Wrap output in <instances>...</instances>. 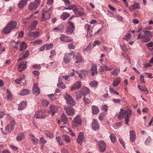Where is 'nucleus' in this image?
Instances as JSON below:
<instances>
[{
	"mask_svg": "<svg viewBox=\"0 0 153 153\" xmlns=\"http://www.w3.org/2000/svg\"><path fill=\"white\" fill-rule=\"evenodd\" d=\"M61 120L64 124H67L68 123V119L65 115L64 114H63L61 116Z\"/></svg>",
	"mask_w": 153,
	"mask_h": 153,
	"instance_id": "obj_34",
	"label": "nucleus"
},
{
	"mask_svg": "<svg viewBox=\"0 0 153 153\" xmlns=\"http://www.w3.org/2000/svg\"><path fill=\"white\" fill-rule=\"evenodd\" d=\"M59 38L61 41L65 42H70L72 41V39L70 37L65 35H61Z\"/></svg>",
	"mask_w": 153,
	"mask_h": 153,
	"instance_id": "obj_11",
	"label": "nucleus"
},
{
	"mask_svg": "<svg viewBox=\"0 0 153 153\" xmlns=\"http://www.w3.org/2000/svg\"><path fill=\"white\" fill-rule=\"evenodd\" d=\"M45 133L46 136L49 137L50 138H52L53 137V134L48 131H45Z\"/></svg>",
	"mask_w": 153,
	"mask_h": 153,
	"instance_id": "obj_48",
	"label": "nucleus"
},
{
	"mask_svg": "<svg viewBox=\"0 0 153 153\" xmlns=\"http://www.w3.org/2000/svg\"><path fill=\"white\" fill-rule=\"evenodd\" d=\"M65 109L68 115L71 116L74 114V110L72 108L69 107H65Z\"/></svg>",
	"mask_w": 153,
	"mask_h": 153,
	"instance_id": "obj_13",
	"label": "nucleus"
},
{
	"mask_svg": "<svg viewBox=\"0 0 153 153\" xmlns=\"http://www.w3.org/2000/svg\"><path fill=\"white\" fill-rule=\"evenodd\" d=\"M145 35L150 37H151L152 36V33L149 31H145L144 32Z\"/></svg>",
	"mask_w": 153,
	"mask_h": 153,
	"instance_id": "obj_55",
	"label": "nucleus"
},
{
	"mask_svg": "<svg viewBox=\"0 0 153 153\" xmlns=\"http://www.w3.org/2000/svg\"><path fill=\"white\" fill-rule=\"evenodd\" d=\"M45 112L46 111H45L44 110L42 111H38L34 116V117L36 119L44 118L47 116Z\"/></svg>",
	"mask_w": 153,
	"mask_h": 153,
	"instance_id": "obj_9",
	"label": "nucleus"
},
{
	"mask_svg": "<svg viewBox=\"0 0 153 153\" xmlns=\"http://www.w3.org/2000/svg\"><path fill=\"white\" fill-rule=\"evenodd\" d=\"M85 28L87 29V35L92 36V34H91L92 32V29L91 27V25H87L85 27Z\"/></svg>",
	"mask_w": 153,
	"mask_h": 153,
	"instance_id": "obj_27",
	"label": "nucleus"
},
{
	"mask_svg": "<svg viewBox=\"0 0 153 153\" xmlns=\"http://www.w3.org/2000/svg\"><path fill=\"white\" fill-rule=\"evenodd\" d=\"M110 138L112 142H115L116 140L115 136L114 134H110Z\"/></svg>",
	"mask_w": 153,
	"mask_h": 153,
	"instance_id": "obj_51",
	"label": "nucleus"
},
{
	"mask_svg": "<svg viewBox=\"0 0 153 153\" xmlns=\"http://www.w3.org/2000/svg\"><path fill=\"white\" fill-rule=\"evenodd\" d=\"M130 140L131 142L134 141L136 139V134L133 131H130Z\"/></svg>",
	"mask_w": 153,
	"mask_h": 153,
	"instance_id": "obj_22",
	"label": "nucleus"
},
{
	"mask_svg": "<svg viewBox=\"0 0 153 153\" xmlns=\"http://www.w3.org/2000/svg\"><path fill=\"white\" fill-rule=\"evenodd\" d=\"M64 29V27L62 25H60L58 27H56L53 28V30H58L60 31H62L63 29Z\"/></svg>",
	"mask_w": 153,
	"mask_h": 153,
	"instance_id": "obj_53",
	"label": "nucleus"
},
{
	"mask_svg": "<svg viewBox=\"0 0 153 153\" xmlns=\"http://www.w3.org/2000/svg\"><path fill=\"white\" fill-rule=\"evenodd\" d=\"M30 140L34 144H37L38 143V139L34 137L32 134L30 135Z\"/></svg>",
	"mask_w": 153,
	"mask_h": 153,
	"instance_id": "obj_36",
	"label": "nucleus"
},
{
	"mask_svg": "<svg viewBox=\"0 0 153 153\" xmlns=\"http://www.w3.org/2000/svg\"><path fill=\"white\" fill-rule=\"evenodd\" d=\"M91 70L92 71L91 73V75L93 76L95 74H97V66L95 65H93L91 69Z\"/></svg>",
	"mask_w": 153,
	"mask_h": 153,
	"instance_id": "obj_25",
	"label": "nucleus"
},
{
	"mask_svg": "<svg viewBox=\"0 0 153 153\" xmlns=\"http://www.w3.org/2000/svg\"><path fill=\"white\" fill-rule=\"evenodd\" d=\"M56 140L58 142L59 145L62 146L63 145V143L62 141L61 140L59 137H56Z\"/></svg>",
	"mask_w": 153,
	"mask_h": 153,
	"instance_id": "obj_60",
	"label": "nucleus"
},
{
	"mask_svg": "<svg viewBox=\"0 0 153 153\" xmlns=\"http://www.w3.org/2000/svg\"><path fill=\"white\" fill-rule=\"evenodd\" d=\"M92 110L93 114H97L99 111V110L98 107L95 105L92 106Z\"/></svg>",
	"mask_w": 153,
	"mask_h": 153,
	"instance_id": "obj_30",
	"label": "nucleus"
},
{
	"mask_svg": "<svg viewBox=\"0 0 153 153\" xmlns=\"http://www.w3.org/2000/svg\"><path fill=\"white\" fill-rule=\"evenodd\" d=\"M75 59H76L75 62L76 63H79L82 62V58L79 54H78L76 56Z\"/></svg>",
	"mask_w": 153,
	"mask_h": 153,
	"instance_id": "obj_39",
	"label": "nucleus"
},
{
	"mask_svg": "<svg viewBox=\"0 0 153 153\" xmlns=\"http://www.w3.org/2000/svg\"><path fill=\"white\" fill-rule=\"evenodd\" d=\"M29 0H21L19 4L18 7L20 9L22 8L26 4Z\"/></svg>",
	"mask_w": 153,
	"mask_h": 153,
	"instance_id": "obj_28",
	"label": "nucleus"
},
{
	"mask_svg": "<svg viewBox=\"0 0 153 153\" xmlns=\"http://www.w3.org/2000/svg\"><path fill=\"white\" fill-rule=\"evenodd\" d=\"M37 24L38 22L37 21H34L31 23V25L29 26L27 30L29 31L33 30L36 28Z\"/></svg>",
	"mask_w": 153,
	"mask_h": 153,
	"instance_id": "obj_20",
	"label": "nucleus"
},
{
	"mask_svg": "<svg viewBox=\"0 0 153 153\" xmlns=\"http://www.w3.org/2000/svg\"><path fill=\"white\" fill-rule=\"evenodd\" d=\"M72 10L77 17L81 16L85 14L82 8H80L78 6L75 5H74Z\"/></svg>",
	"mask_w": 153,
	"mask_h": 153,
	"instance_id": "obj_3",
	"label": "nucleus"
},
{
	"mask_svg": "<svg viewBox=\"0 0 153 153\" xmlns=\"http://www.w3.org/2000/svg\"><path fill=\"white\" fill-rule=\"evenodd\" d=\"M108 107L107 105H104L102 107V109L104 111L106 112L108 110Z\"/></svg>",
	"mask_w": 153,
	"mask_h": 153,
	"instance_id": "obj_64",
	"label": "nucleus"
},
{
	"mask_svg": "<svg viewBox=\"0 0 153 153\" xmlns=\"http://www.w3.org/2000/svg\"><path fill=\"white\" fill-rule=\"evenodd\" d=\"M20 48L19 50L20 51H22L25 50L27 48V45L24 42H21L20 43Z\"/></svg>",
	"mask_w": 153,
	"mask_h": 153,
	"instance_id": "obj_26",
	"label": "nucleus"
},
{
	"mask_svg": "<svg viewBox=\"0 0 153 153\" xmlns=\"http://www.w3.org/2000/svg\"><path fill=\"white\" fill-rule=\"evenodd\" d=\"M141 38L142 39L141 42L143 43H146L150 41V39L149 37L144 36H141Z\"/></svg>",
	"mask_w": 153,
	"mask_h": 153,
	"instance_id": "obj_32",
	"label": "nucleus"
},
{
	"mask_svg": "<svg viewBox=\"0 0 153 153\" xmlns=\"http://www.w3.org/2000/svg\"><path fill=\"white\" fill-rule=\"evenodd\" d=\"M62 139L67 143H69L71 141V139L70 137L67 135H62Z\"/></svg>",
	"mask_w": 153,
	"mask_h": 153,
	"instance_id": "obj_37",
	"label": "nucleus"
},
{
	"mask_svg": "<svg viewBox=\"0 0 153 153\" xmlns=\"http://www.w3.org/2000/svg\"><path fill=\"white\" fill-rule=\"evenodd\" d=\"M40 89L37 86L36 84H35L33 85V93L34 95L36 96L38 95L40 93Z\"/></svg>",
	"mask_w": 153,
	"mask_h": 153,
	"instance_id": "obj_21",
	"label": "nucleus"
},
{
	"mask_svg": "<svg viewBox=\"0 0 153 153\" xmlns=\"http://www.w3.org/2000/svg\"><path fill=\"white\" fill-rule=\"evenodd\" d=\"M70 16V14L66 12L63 13L61 16V18L63 20H65Z\"/></svg>",
	"mask_w": 153,
	"mask_h": 153,
	"instance_id": "obj_40",
	"label": "nucleus"
},
{
	"mask_svg": "<svg viewBox=\"0 0 153 153\" xmlns=\"http://www.w3.org/2000/svg\"><path fill=\"white\" fill-rule=\"evenodd\" d=\"M120 72V69L119 68H117L114 69L113 71H112L111 74L112 75L115 76H117L118 74Z\"/></svg>",
	"mask_w": 153,
	"mask_h": 153,
	"instance_id": "obj_43",
	"label": "nucleus"
},
{
	"mask_svg": "<svg viewBox=\"0 0 153 153\" xmlns=\"http://www.w3.org/2000/svg\"><path fill=\"white\" fill-rule=\"evenodd\" d=\"M139 8V4L137 3H134L131 6L129 7L130 11L132 12L135 9H138Z\"/></svg>",
	"mask_w": 153,
	"mask_h": 153,
	"instance_id": "obj_31",
	"label": "nucleus"
},
{
	"mask_svg": "<svg viewBox=\"0 0 153 153\" xmlns=\"http://www.w3.org/2000/svg\"><path fill=\"white\" fill-rule=\"evenodd\" d=\"M92 127L93 129L96 131L98 130L99 128V125L97 121L94 119H93V121L92 123Z\"/></svg>",
	"mask_w": 153,
	"mask_h": 153,
	"instance_id": "obj_19",
	"label": "nucleus"
},
{
	"mask_svg": "<svg viewBox=\"0 0 153 153\" xmlns=\"http://www.w3.org/2000/svg\"><path fill=\"white\" fill-rule=\"evenodd\" d=\"M26 102L25 101L21 102L19 105L18 109L19 110H21L23 109L26 106Z\"/></svg>",
	"mask_w": 153,
	"mask_h": 153,
	"instance_id": "obj_33",
	"label": "nucleus"
},
{
	"mask_svg": "<svg viewBox=\"0 0 153 153\" xmlns=\"http://www.w3.org/2000/svg\"><path fill=\"white\" fill-rule=\"evenodd\" d=\"M88 71L86 70H83L81 74H78L79 76L81 79H83L82 76H85V74H87Z\"/></svg>",
	"mask_w": 153,
	"mask_h": 153,
	"instance_id": "obj_49",
	"label": "nucleus"
},
{
	"mask_svg": "<svg viewBox=\"0 0 153 153\" xmlns=\"http://www.w3.org/2000/svg\"><path fill=\"white\" fill-rule=\"evenodd\" d=\"M120 81V79L119 78H117L112 83L113 85L114 86H117L119 84Z\"/></svg>",
	"mask_w": 153,
	"mask_h": 153,
	"instance_id": "obj_42",
	"label": "nucleus"
},
{
	"mask_svg": "<svg viewBox=\"0 0 153 153\" xmlns=\"http://www.w3.org/2000/svg\"><path fill=\"white\" fill-rule=\"evenodd\" d=\"M25 138L24 135L22 133H21L18 135L16 140L18 141L22 140Z\"/></svg>",
	"mask_w": 153,
	"mask_h": 153,
	"instance_id": "obj_44",
	"label": "nucleus"
},
{
	"mask_svg": "<svg viewBox=\"0 0 153 153\" xmlns=\"http://www.w3.org/2000/svg\"><path fill=\"white\" fill-rule=\"evenodd\" d=\"M131 114V111L129 110L124 111L123 109H121L120 114L118 116V119H120L124 118L125 119V121L126 124L128 125L129 119L130 118L129 116Z\"/></svg>",
	"mask_w": 153,
	"mask_h": 153,
	"instance_id": "obj_1",
	"label": "nucleus"
},
{
	"mask_svg": "<svg viewBox=\"0 0 153 153\" xmlns=\"http://www.w3.org/2000/svg\"><path fill=\"white\" fill-rule=\"evenodd\" d=\"M138 88L141 91L144 92L146 94H147L149 93V91L148 89L145 87H143L142 86L138 85Z\"/></svg>",
	"mask_w": 153,
	"mask_h": 153,
	"instance_id": "obj_29",
	"label": "nucleus"
},
{
	"mask_svg": "<svg viewBox=\"0 0 153 153\" xmlns=\"http://www.w3.org/2000/svg\"><path fill=\"white\" fill-rule=\"evenodd\" d=\"M62 77L60 76L59 77V83L57 84V86L58 87H59L60 86V85H62V88H66V86L62 81Z\"/></svg>",
	"mask_w": 153,
	"mask_h": 153,
	"instance_id": "obj_41",
	"label": "nucleus"
},
{
	"mask_svg": "<svg viewBox=\"0 0 153 153\" xmlns=\"http://www.w3.org/2000/svg\"><path fill=\"white\" fill-rule=\"evenodd\" d=\"M74 55L73 53H68L66 54L64 57L63 59L64 62L66 63L67 64L68 63L71 59L74 58Z\"/></svg>",
	"mask_w": 153,
	"mask_h": 153,
	"instance_id": "obj_10",
	"label": "nucleus"
},
{
	"mask_svg": "<svg viewBox=\"0 0 153 153\" xmlns=\"http://www.w3.org/2000/svg\"><path fill=\"white\" fill-rule=\"evenodd\" d=\"M75 73L73 72L72 73V74L69 75L67 76H61L62 77V78H63L65 80H67L68 79L69 77H71L73 76L74 75Z\"/></svg>",
	"mask_w": 153,
	"mask_h": 153,
	"instance_id": "obj_54",
	"label": "nucleus"
},
{
	"mask_svg": "<svg viewBox=\"0 0 153 153\" xmlns=\"http://www.w3.org/2000/svg\"><path fill=\"white\" fill-rule=\"evenodd\" d=\"M84 93L83 91L80 90L78 93H77L76 95V99L77 100H79L82 96L84 95L83 93Z\"/></svg>",
	"mask_w": 153,
	"mask_h": 153,
	"instance_id": "obj_35",
	"label": "nucleus"
},
{
	"mask_svg": "<svg viewBox=\"0 0 153 153\" xmlns=\"http://www.w3.org/2000/svg\"><path fill=\"white\" fill-rule=\"evenodd\" d=\"M89 85L92 87H96L97 85V83L96 81H93L89 84Z\"/></svg>",
	"mask_w": 153,
	"mask_h": 153,
	"instance_id": "obj_52",
	"label": "nucleus"
},
{
	"mask_svg": "<svg viewBox=\"0 0 153 153\" xmlns=\"http://www.w3.org/2000/svg\"><path fill=\"white\" fill-rule=\"evenodd\" d=\"M53 46V44L50 43L48 45H45V48L47 50H50L52 48Z\"/></svg>",
	"mask_w": 153,
	"mask_h": 153,
	"instance_id": "obj_59",
	"label": "nucleus"
},
{
	"mask_svg": "<svg viewBox=\"0 0 153 153\" xmlns=\"http://www.w3.org/2000/svg\"><path fill=\"white\" fill-rule=\"evenodd\" d=\"M81 84L80 81L76 82L73 84L71 90V91H72L79 88L81 87Z\"/></svg>",
	"mask_w": 153,
	"mask_h": 153,
	"instance_id": "obj_18",
	"label": "nucleus"
},
{
	"mask_svg": "<svg viewBox=\"0 0 153 153\" xmlns=\"http://www.w3.org/2000/svg\"><path fill=\"white\" fill-rule=\"evenodd\" d=\"M85 138L84 136L83 133L82 132H80L77 139V142L81 144L82 141H85Z\"/></svg>",
	"mask_w": 153,
	"mask_h": 153,
	"instance_id": "obj_14",
	"label": "nucleus"
},
{
	"mask_svg": "<svg viewBox=\"0 0 153 153\" xmlns=\"http://www.w3.org/2000/svg\"><path fill=\"white\" fill-rule=\"evenodd\" d=\"M91 43H90L86 48H84V49L83 50V52H88L91 49Z\"/></svg>",
	"mask_w": 153,
	"mask_h": 153,
	"instance_id": "obj_47",
	"label": "nucleus"
},
{
	"mask_svg": "<svg viewBox=\"0 0 153 153\" xmlns=\"http://www.w3.org/2000/svg\"><path fill=\"white\" fill-rule=\"evenodd\" d=\"M40 0H35V1L30 3L28 5V9L30 10H33L36 9L40 4Z\"/></svg>",
	"mask_w": 153,
	"mask_h": 153,
	"instance_id": "obj_7",
	"label": "nucleus"
},
{
	"mask_svg": "<svg viewBox=\"0 0 153 153\" xmlns=\"http://www.w3.org/2000/svg\"><path fill=\"white\" fill-rule=\"evenodd\" d=\"M151 138L150 137H148L146 140L145 141V144L147 145H149L151 141Z\"/></svg>",
	"mask_w": 153,
	"mask_h": 153,
	"instance_id": "obj_57",
	"label": "nucleus"
},
{
	"mask_svg": "<svg viewBox=\"0 0 153 153\" xmlns=\"http://www.w3.org/2000/svg\"><path fill=\"white\" fill-rule=\"evenodd\" d=\"M55 94H48V96L49 97V99L51 101H53L55 99V97L54 96Z\"/></svg>",
	"mask_w": 153,
	"mask_h": 153,
	"instance_id": "obj_50",
	"label": "nucleus"
},
{
	"mask_svg": "<svg viewBox=\"0 0 153 153\" xmlns=\"http://www.w3.org/2000/svg\"><path fill=\"white\" fill-rule=\"evenodd\" d=\"M68 26L67 27L66 32L69 34L72 33L75 29V26L74 23L69 21L68 22Z\"/></svg>",
	"mask_w": 153,
	"mask_h": 153,
	"instance_id": "obj_8",
	"label": "nucleus"
},
{
	"mask_svg": "<svg viewBox=\"0 0 153 153\" xmlns=\"http://www.w3.org/2000/svg\"><path fill=\"white\" fill-rule=\"evenodd\" d=\"M52 9V8L51 7L48 10L42 13V17L41 20V21L44 22L50 19V15L52 11L51 10Z\"/></svg>",
	"mask_w": 153,
	"mask_h": 153,
	"instance_id": "obj_5",
	"label": "nucleus"
},
{
	"mask_svg": "<svg viewBox=\"0 0 153 153\" xmlns=\"http://www.w3.org/2000/svg\"><path fill=\"white\" fill-rule=\"evenodd\" d=\"M58 107L55 105H51L50 106V110L49 113L51 114L52 116H53L57 112Z\"/></svg>",
	"mask_w": 153,
	"mask_h": 153,
	"instance_id": "obj_12",
	"label": "nucleus"
},
{
	"mask_svg": "<svg viewBox=\"0 0 153 153\" xmlns=\"http://www.w3.org/2000/svg\"><path fill=\"white\" fill-rule=\"evenodd\" d=\"M64 97L68 105L73 106L75 104L76 102L75 100L68 93H66L65 94Z\"/></svg>",
	"mask_w": 153,
	"mask_h": 153,
	"instance_id": "obj_4",
	"label": "nucleus"
},
{
	"mask_svg": "<svg viewBox=\"0 0 153 153\" xmlns=\"http://www.w3.org/2000/svg\"><path fill=\"white\" fill-rule=\"evenodd\" d=\"M73 123L74 124H81V120L80 116L79 115L77 116L74 119Z\"/></svg>",
	"mask_w": 153,
	"mask_h": 153,
	"instance_id": "obj_23",
	"label": "nucleus"
},
{
	"mask_svg": "<svg viewBox=\"0 0 153 153\" xmlns=\"http://www.w3.org/2000/svg\"><path fill=\"white\" fill-rule=\"evenodd\" d=\"M29 90L27 89H24L23 90L20 92L19 93V94L20 95H25L29 94Z\"/></svg>",
	"mask_w": 153,
	"mask_h": 153,
	"instance_id": "obj_38",
	"label": "nucleus"
},
{
	"mask_svg": "<svg viewBox=\"0 0 153 153\" xmlns=\"http://www.w3.org/2000/svg\"><path fill=\"white\" fill-rule=\"evenodd\" d=\"M131 36V35L130 33H128L127 35L125 36V38L124 39L127 41H128L130 39Z\"/></svg>",
	"mask_w": 153,
	"mask_h": 153,
	"instance_id": "obj_62",
	"label": "nucleus"
},
{
	"mask_svg": "<svg viewBox=\"0 0 153 153\" xmlns=\"http://www.w3.org/2000/svg\"><path fill=\"white\" fill-rule=\"evenodd\" d=\"M40 35V33L39 31L36 32H30V33L27 34L28 37L30 38L32 36L34 38H37Z\"/></svg>",
	"mask_w": 153,
	"mask_h": 153,
	"instance_id": "obj_24",
	"label": "nucleus"
},
{
	"mask_svg": "<svg viewBox=\"0 0 153 153\" xmlns=\"http://www.w3.org/2000/svg\"><path fill=\"white\" fill-rule=\"evenodd\" d=\"M49 104V102L46 100H43L42 101V104L45 106H47Z\"/></svg>",
	"mask_w": 153,
	"mask_h": 153,
	"instance_id": "obj_58",
	"label": "nucleus"
},
{
	"mask_svg": "<svg viewBox=\"0 0 153 153\" xmlns=\"http://www.w3.org/2000/svg\"><path fill=\"white\" fill-rule=\"evenodd\" d=\"M7 97L8 100H11L12 99V95L11 92L8 90H7Z\"/></svg>",
	"mask_w": 153,
	"mask_h": 153,
	"instance_id": "obj_45",
	"label": "nucleus"
},
{
	"mask_svg": "<svg viewBox=\"0 0 153 153\" xmlns=\"http://www.w3.org/2000/svg\"><path fill=\"white\" fill-rule=\"evenodd\" d=\"M40 142L42 144L46 143L47 142V141L45 140L43 137H41L40 139Z\"/></svg>",
	"mask_w": 153,
	"mask_h": 153,
	"instance_id": "obj_61",
	"label": "nucleus"
},
{
	"mask_svg": "<svg viewBox=\"0 0 153 153\" xmlns=\"http://www.w3.org/2000/svg\"><path fill=\"white\" fill-rule=\"evenodd\" d=\"M29 54V53L28 51H27L26 52H24L22 53L20 56V57L18 59V61H19L21 60H22L27 58Z\"/></svg>",
	"mask_w": 153,
	"mask_h": 153,
	"instance_id": "obj_17",
	"label": "nucleus"
},
{
	"mask_svg": "<svg viewBox=\"0 0 153 153\" xmlns=\"http://www.w3.org/2000/svg\"><path fill=\"white\" fill-rule=\"evenodd\" d=\"M99 150L102 152H104L106 148V145L103 141H100L99 142Z\"/></svg>",
	"mask_w": 153,
	"mask_h": 153,
	"instance_id": "obj_15",
	"label": "nucleus"
},
{
	"mask_svg": "<svg viewBox=\"0 0 153 153\" xmlns=\"http://www.w3.org/2000/svg\"><path fill=\"white\" fill-rule=\"evenodd\" d=\"M17 25V23L16 22L14 21H11L3 29V30L4 33L6 34L9 33L13 29L16 28Z\"/></svg>",
	"mask_w": 153,
	"mask_h": 153,
	"instance_id": "obj_2",
	"label": "nucleus"
},
{
	"mask_svg": "<svg viewBox=\"0 0 153 153\" xmlns=\"http://www.w3.org/2000/svg\"><path fill=\"white\" fill-rule=\"evenodd\" d=\"M83 100L85 105H87L90 103V100L89 99L86 98L85 96L83 98Z\"/></svg>",
	"mask_w": 153,
	"mask_h": 153,
	"instance_id": "obj_56",
	"label": "nucleus"
},
{
	"mask_svg": "<svg viewBox=\"0 0 153 153\" xmlns=\"http://www.w3.org/2000/svg\"><path fill=\"white\" fill-rule=\"evenodd\" d=\"M68 48L70 49H74L75 46L72 43H71L68 44Z\"/></svg>",
	"mask_w": 153,
	"mask_h": 153,
	"instance_id": "obj_63",
	"label": "nucleus"
},
{
	"mask_svg": "<svg viewBox=\"0 0 153 153\" xmlns=\"http://www.w3.org/2000/svg\"><path fill=\"white\" fill-rule=\"evenodd\" d=\"M15 123V120L13 119L11 121V123L7 125L5 127V132H2L3 134L6 135L7 133H9L11 132L13 130Z\"/></svg>",
	"mask_w": 153,
	"mask_h": 153,
	"instance_id": "obj_6",
	"label": "nucleus"
},
{
	"mask_svg": "<svg viewBox=\"0 0 153 153\" xmlns=\"http://www.w3.org/2000/svg\"><path fill=\"white\" fill-rule=\"evenodd\" d=\"M27 62H21L18 67L19 71L22 72L25 70L27 67Z\"/></svg>",
	"mask_w": 153,
	"mask_h": 153,
	"instance_id": "obj_16",
	"label": "nucleus"
},
{
	"mask_svg": "<svg viewBox=\"0 0 153 153\" xmlns=\"http://www.w3.org/2000/svg\"><path fill=\"white\" fill-rule=\"evenodd\" d=\"M82 91H83L84 93H83L84 96L87 95L90 93V90L87 87H85L83 90H81Z\"/></svg>",
	"mask_w": 153,
	"mask_h": 153,
	"instance_id": "obj_46",
	"label": "nucleus"
}]
</instances>
